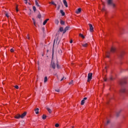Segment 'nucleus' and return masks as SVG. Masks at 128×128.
<instances>
[{
    "instance_id": "obj_50",
    "label": "nucleus",
    "mask_w": 128,
    "mask_h": 128,
    "mask_svg": "<svg viewBox=\"0 0 128 128\" xmlns=\"http://www.w3.org/2000/svg\"><path fill=\"white\" fill-rule=\"evenodd\" d=\"M70 44H72V40H71L70 41Z\"/></svg>"
},
{
    "instance_id": "obj_39",
    "label": "nucleus",
    "mask_w": 128,
    "mask_h": 128,
    "mask_svg": "<svg viewBox=\"0 0 128 128\" xmlns=\"http://www.w3.org/2000/svg\"><path fill=\"white\" fill-rule=\"evenodd\" d=\"M66 78H64V77H63L61 80H60V82H62V80H66Z\"/></svg>"
},
{
    "instance_id": "obj_15",
    "label": "nucleus",
    "mask_w": 128,
    "mask_h": 128,
    "mask_svg": "<svg viewBox=\"0 0 128 128\" xmlns=\"http://www.w3.org/2000/svg\"><path fill=\"white\" fill-rule=\"evenodd\" d=\"M120 112H122V110H120L116 112V116L117 117L120 116Z\"/></svg>"
},
{
    "instance_id": "obj_14",
    "label": "nucleus",
    "mask_w": 128,
    "mask_h": 128,
    "mask_svg": "<svg viewBox=\"0 0 128 128\" xmlns=\"http://www.w3.org/2000/svg\"><path fill=\"white\" fill-rule=\"evenodd\" d=\"M38 110H40V109L38 108H36L34 112L36 114H38Z\"/></svg>"
},
{
    "instance_id": "obj_17",
    "label": "nucleus",
    "mask_w": 128,
    "mask_h": 128,
    "mask_svg": "<svg viewBox=\"0 0 128 128\" xmlns=\"http://www.w3.org/2000/svg\"><path fill=\"white\" fill-rule=\"evenodd\" d=\"M49 4H53L54 6H56V4L54 3V1H52V2H50Z\"/></svg>"
},
{
    "instance_id": "obj_48",
    "label": "nucleus",
    "mask_w": 128,
    "mask_h": 128,
    "mask_svg": "<svg viewBox=\"0 0 128 128\" xmlns=\"http://www.w3.org/2000/svg\"><path fill=\"white\" fill-rule=\"evenodd\" d=\"M60 5H59L58 8V10H60Z\"/></svg>"
},
{
    "instance_id": "obj_49",
    "label": "nucleus",
    "mask_w": 128,
    "mask_h": 128,
    "mask_svg": "<svg viewBox=\"0 0 128 128\" xmlns=\"http://www.w3.org/2000/svg\"><path fill=\"white\" fill-rule=\"evenodd\" d=\"M16 12H18V6L16 7Z\"/></svg>"
},
{
    "instance_id": "obj_25",
    "label": "nucleus",
    "mask_w": 128,
    "mask_h": 128,
    "mask_svg": "<svg viewBox=\"0 0 128 128\" xmlns=\"http://www.w3.org/2000/svg\"><path fill=\"white\" fill-rule=\"evenodd\" d=\"M48 82V77L46 76L44 78V82Z\"/></svg>"
},
{
    "instance_id": "obj_57",
    "label": "nucleus",
    "mask_w": 128,
    "mask_h": 128,
    "mask_svg": "<svg viewBox=\"0 0 128 128\" xmlns=\"http://www.w3.org/2000/svg\"><path fill=\"white\" fill-rule=\"evenodd\" d=\"M72 128H74V126H72Z\"/></svg>"
},
{
    "instance_id": "obj_1",
    "label": "nucleus",
    "mask_w": 128,
    "mask_h": 128,
    "mask_svg": "<svg viewBox=\"0 0 128 128\" xmlns=\"http://www.w3.org/2000/svg\"><path fill=\"white\" fill-rule=\"evenodd\" d=\"M107 4L109 6H112L113 8H116V4H114V2H112V0H107Z\"/></svg>"
},
{
    "instance_id": "obj_46",
    "label": "nucleus",
    "mask_w": 128,
    "mask_h": 128,
    "mask_svg": "<svg viewBox=\"0 0 128 128\" xmlns=\"http://www.w3.org/2000/svg\"><path fill=\"white\" fill-rule=\"evenodd\" d=\"M42 30L43 31V32H44V28H42Z\"/></svg>"
},
{
    "instance_id": "obj_31",
    "label": "nucleus",
    "mask_w": 128,
    "mask_h": 128,
    "mask_svg": "<svg viewBox=\"0 0 128 128\" xmlns=\"http://www.w3.org/2000/svg\"><path fill=\"white\" fill-rule=\"evenodd\" d=\"M60 32H64V28L62 27H60Z\"/></svg>"
},
{
    "instance_id": "obj_51",
    "label": "nucleus",
    "mask_w": 128,
    "mask_h": 128,
    "mask_svg": "<svg viewBox=\"0 0 128 128\" xmlns=\"http://www.w3.org/2000/svg\"><path fill=\"white\" fill-rule=\"evenodd\" d=\"M110 80H112V77H110Z\"/></svg>"
},
{
    "instance_id": "obj_4",
    "label": "nucleus",
    "mask_w": 128,
    "mask_h": 128,
    "mask_svg": "<svg viewBox=\"0 0 128 128\" xmlns=\"http://www.w3.org/2000/svg\"><path fill=\"white\" fill-rule=\"evenodd\" d=\"M120 85L122 86H124L126 84V80H122L120 82Z\"/></svg>"
},
{
    "instance_id": "obj_12",
    "label": "nucleus",
    "mask_w": 128,
    "mask_h": 128,
    "mask_svg": "<svg viewBox=\"0 0 128 128\" xmlns=\"http://www.w3.org/2000/svg\"><path fill=\"white\" fill-rule=\"evenodd\" d=\"M14 118H17V119L20 118V114H18L14 116Z\"/></svg>"
},
{
    "instance_id": "obj_43",
    "label": "nucleus",
    "mask_w": 128,
    "mask_h": 128,
    "mask_svg": "<svg viewBox=\"0 0 128 128\" xmlns=\"http://www.w3.org/2000/svg\"><path fill=\"white\" fill-rule=\"evenodd\" d=\"M57 92H60V89L55 90Z\"/></svg>"
},
{
    "instance_id": "obj_38",
    "label": "nucleus",
    "mask_w": 128,
    "mask_h": 128,
    "mask_svg": "<svg viewBox=\"0 0 128 128\" xmlns=\"http://www.w3.org/2000/svg\"><path fill=\"white\" fill-rule=\"evenodd\" d=\"M10 52H14V48H11V49L10 50Z\"/></svg>"
},
{
    "instance_id": "obj_21",
    "label": "nucleus",
    "mask_w": 128,
    "mask_h": 128,
    "mask_svg": "<svg viewBox=\"0 0 128 128\" xmlns=\"http://www.w3.org/2000/svg\"><path fill=\"white\" fill-rule=\"evenodd\" d=\"M35 4L36 6H40V4H38V0H35Z\"/></svg>"
},
{
    "instance_id": "obj_53",
    "label": "nucleus",
    "mask_w": 128,
    "mask_h": 128,
    "mask_svg": "<svg viewBox=\"0 0 128 128\" xmlns=\"http://www.w3.org/2000/svg\"><path fill=\"white\" fill-rule=\"evenodd\" d=\"M28 14H29L30 16V15L32 14V12H30Z\"/></svg>"
},
{
    "instance_id": "obj_19",
    "label": "nucleus",
    "mask_w": 128,
    "mask_h": 128,
    "mask_svg": "<svg viewBox=\"0 0 128 128\" xmlns=\"http://www.w3.org/2000/svg\"><path fill=\"white\" fill-rule=\"evenodd\" d=\"M110 52H107L106 54V58H110Z\"/></svg>"
},
{
    "instance_id": "obj_29",
    "label": "nucleus",
    "mask_w": 128,
    "mask_h": 128,
    "mask_svg": "<svg viewBox=\"0 0 128 128\" xmlns=\"http://www.w3.org/2000/svg\"><path fill=\"white\" fill-rule=\"evenodd\" d=\"M32 20H33L34 24L36 26V20H34V18H32Z\"/></svg>"
},
{
    "instance_id": "obj_40",
    "label": "nucleus",
    "mask_w": 128,
    "mask_h": 128,
    "mask_svg": "<svg viewBox=\"0 0 128 128\" xmlns=\"http://www.w3.org/2000/svg\"><path fill=\"white\" fill-rule=\"evenodd\" d=\"M74 81L72 80L70 82H69V84H72Z\"/></svg>"
},
{
    "instance_id": "obj_37",
    "label": "nucleus",
    "mask_w": 128,
    "mask_h": 128,
    "mask_svg": "<svg viewBox=\"0 0 128 128\" xmlns=\"http://www.w3.org/2000/svg\"><path fill=\"white\" fill-rule=\"evenodd\" d=\"M55 126L56 128H58V126H60V124H55Z\"/></svg>"
},
{
    "instance_id": "obj_11",
    "label": "nucleus",
    "mask_w": 128,
    "mask_h": 128,
    "mask_svg": "<svg viewBox=\"0 0 128 128\" xmlns=\"http://www.w3.org/2000/svg\"><path fill=\"white\" fill-rule=\"evenodd\" d=\"M48 20H50L49 18L43 22V26H46V22H48Z\"/></svg>"
},
{
    "instance_id": "obj_28",
    "label": "nucleus",
    "mask_w": 128,
    "mask_h": 128,
    "mask_svg": "<svg viewBox=\"0 0 128 128\" xmlns=\"http://www.w3.org/2000/svg\"><path fill=\"white\" fill-rule=\"evenodd\" d=\"M38 18H42V14H40V13L39 12L38 16Z\"/></svg>"
},
{
    "instance_id": "obj_52",
    "label": "nucleus",
    "mask_w": 128,
    "mask_h": 128,
    "mask_svg": "<svg viewBox=\"0 0 128 128\" xmlns=\"http://www.w3.org/2000/svg\"><path fill=\"white\" fill-rule=\"evenodd\" d=\"M104 82H106V78H104Z\"/></svg>"
},
{
    "instance_id": "obj_13",
    "label": "nucleus",
    "mask_w": 128,
    "mask_h": 128,
    "mask_svg": "<svg viewBox=\"0 0 128 128\" xmlns=\"http://www.w3.org/2000/svg\"><path fill=\"white\" fill-rule=\"evenodd\" d=\"M60 14H62V16H65V14H66V13H64V12L63 10H60Z\"/></svg>"
},
{
    "instance_id": "obj_45",
    "label": "nucleus",
    "mask_w": 128,
    "mask_h": 128,
    "mask_svg": "<svg viewBox=\"0 0 128 128\" xmlns=\"http://www.w3.org/2000/svg\"><path fill=\"white\" fill-rule=\"evenodd\" d=\"M56 68H60V66L58 65V64H56Z\"/></svg>"
},
{
    "instance_id": "obj_2",
    "label": "nucleus",
    "mask_w": 128,
    "mask_h": 128,
    "mask_svg": "<svg viewBox=\"0 0 128 128\" xmlns=\"http://www.w3.org/2000/svg\"><path fill=\"white\" fill-rule=\"evenodd\" d=\"M126 92H128V91H126V87H122L120 92V94H126Z\"/></svg>"
},
{
    "instance_id": "obj_41",
    "label": "nucleus",
    "mask_w": 128,
    "mask_h": 128,
    "mask_svg": "<svg viewBox=\"0 0 128 128\" xmlns=\"http://www.w3.org/2000/svg\"><path fill=\"white\" fill-rule=\"evenodd\" d=\"M14 88H16V90H18V86H14Z\"/></svg>"
},
{
    "instance_id": "obj_24",
    "label": "nucleus",
    "mask_w": 128,
    "mask_h": 128,
    "mask_svg": "<svg viewBox=\"0 0 128 128\" xmlns=\"http://www.w3.org/2000/svg\"><path fill=\"white\" fill-rule=\"evenodd\" d=\"M69 28H70V26H67L66 27V28H64V30H65L66 32L67 30H68Z\"/></svg>"
},
{
    "instance_id": "obj_20",
    "label": "nucleus",
    "mask_w": 128,
    "mask_h": 128,
    "mask_svg": "<svg viewBox=\"0 0 128 128\" xmlns=\"http://www.w3.org/2000/svg\"><path fill=\"white\" fill-rule=\"evenodd\" d=\"M47 110H48L49 114H52V110L50 108H46Z\"/></svg>"
},
{
    "instance_id": "obj_10",
    "label": "nucleus",
    "mask_w": 128,
    "mask_h": 128,
    "mask_svg": "<svg viewBox=\"0 0 128 128\" xmlns=\"http://www.w3.org/2000/svg\"><path fill=\"white\" fill-rule=\"evenodd\" d=\"M51 68H54H54H56V64L52 63Z\"/></svg>"
},
{
    "instance_id": "obj_22",
    "label": "nucleus",
    "mask_w": 128,
    "mask_h": 128,
    "mask_svg": "<svg viewBox=\"0 0 128 128\" xmlns=\"http://www.w3.org/2000/svg\"><path fill=\"white\" fill-rule=\"evenodd\" d=\"M58 52L59 54H62V50H60V49H58Z\"/></svg>"
},
{
    "instance_id": "obj_35",
    "label": "nucleus",
    "mask_w": 128,
    "mask_h": 128,
    "mask_svg": "<svg viewBox=\"0 0 128 128\" xmlns=\"http://www.w3.org/2000/svg\"><path fill=\"white\" fill-rule=\"evenodd\" d=\"M60 24H64V22L61 20L60 22Z\"/></svg>"
},
{
    "instance_id": "obj_54",
    "label": "nucleus",
    "mask_w": 128,
    "mask_h": 128,
    "mask_svg": "<svg viewBox=\"0 0 128 128\" xmlns=\"http://www.w3.org/2000/svg\"><path fill=\"white\" fill-rule=\"evenodd\" d=\"M25 4H28V1L26 2Z\"/></svg>"
},
{
    "instance_id": "obj_30",
    "label": "nucleus",
    "mask_w": 128,
    "mask_h": 128,
    "mask_svg": "<svg viewBox=\"0 0 128 128\" xmlns=\"http://www.w3.org/2000/svg\"><path fill=\"white\" fill-rule=\"evenodd\" d=\"M59 23H60V22L58 21V20H55V24H58Z\"/></svg>"
},
{
    "instance_id": "obj_33",
    "label": "nucleus",
    "mask_w": 128,
    "mask_h": 128,
    "mask_svg": "<svg viewBox=\"0 0 128 128\" xmlns=\"http://www.w3.org/2000/svg\"><path fill=\"white\" fill-rule=\"evenodd\" d=\"M32 8H33V10H34V12H36V6H34L32 7Z\"/></svg>"
},
{
    "instance_id": "obj_47",
    "label": "nucleus",
    "mask_w": 128,
    "mask_h": 128,
    "mask_svg": "<svg viewBox=\"0 0 128 128\" xmlns=\"http://www.w3.org/2000/svg\"><path fill=\"white\" fill-rule=\"evenodd\" d=\"M66 31L64 30H63V34H66Z\"/></svg>"
},
{
    "instance_id": "obj_27",
    "label": "nucleus",
    "mask_w": 128,
    "mask_h": 128,
    "mask_svg": "<svg viewBox=\"0 0 128 128\" xmlns=\"http://www.w3.org/2000/svg\"><path fill=\"white\" fill-rule=\"evenodd\" d=\"M124 52H122L120 54V58H122V56H124Z\"/></svg>"
},
{
    "instance_id": "obj_5",
    "label": "nucleus",
    "mask_w": 128,
    "mask_h": 128,
    "mask_svg": "<svg viewBox=\"0 0 128 128\" xmlns=\"http://www.w3.org/2000/svg\"><path fill=\"white\" fill-rule=\"evenodd\" d=\"M88 26H90V31L92 32H94V27L92 26V24H89Z\"/></svg>"
},
{
    "instance_id": "obj_34",
    "label": "nucleus",
    "mask_w": 128,
    "mask_h": 128,
    "mask_svg": "<svg viewBox=\"0 0 128 128\" xmlns=\"http://www.w3.org/2000/svg\"><path fill=\"white\" fill-rule=\"evenodd\" d=\"M6 16L7 18H8V13L6 12L5 14H4Z\"/></svg>"
},
{
    "instance_id": "obj_23",
    "label": "nucleus",
    "mask_w": 128,
    "mask_h": 128,
    "mask_svg": "<svg viewBox=\"0 0 128 128\" xmlns=\"http://www.w3.org/2000/svg\"><path fill=\"white\" fill-rule=\"evenodd\" d=\"M110 120H108L106 124H105L106 126H108V124H110Z\"/></svg>"
},
{
    "instance_id": "obj_55",
    "label": "nucleus",
    "mask_w": 128,
    "mask_h": 128,
    "mask_svg": "<svg viewBox=\"0 0 128 128\" xmlns=\"http://www.w3.org/2000/svg\"><path fill=\"white\" fill-rule=\"evenodd\" d=\"M25 2H28V0H24Z\"/></svg>"
},
{
    "instance_id": "obj_44",
    "label": "nucleus",
    "mask_w": 128,
    "mask_h": 128,
    "mask_svg": "<svg viewBox=\"0 0 128 128\" xmlns=\"http://www.w3.org/2000/svg\"><path fill=\"white\" fill-rule=\"evenodd\" d=\"M104 10H106V8H104H104H102V12H104Z\"/></svg>"
},
{
    "instance_id": "obj_56",
    "label": "nucleus",
    "mask_w": 128,
    "mask_h": 128,
    "mask_svg": "<svg viewBox=\"0 0 128 128\" xmlns=\"http://www.w3.org/2000/svg\"><path fill=\"white\" fill-rule=\"evenodd\" d=\"M30 10V12L31 11V10Z\"/></svg>"
},
{
    "instance_id": "obj_3",
    "label": "nucleus",
    "mask_w": 128,
    "mask_h": 128,
    "mask_svg": "<svg viewBox=\"0 0 128 128\" xmlns=\"http://www.w3.org/2000/svg\"><path fill=\"white\" fill-rule=\"evenodd\" d=\"M92 73H89L88 74V80H87L88 82H90L92 80Z\"/></svg>"
},
{
    "instance_id": "obj_32",
    "label": "nucleus",
    "mask_w": 128,
    "mask_h": 128,
    "mask_svg": "<svg viewBox=\"0 0 128 128\" xmlns=\"http://www.w3.org/2000/svg\"><path fill=\"white\" fill-rule=\"evenodd\" d=\"M81 38H84V35L82 34H79Z\"/></svg>"
},
{
    "instance_id": "obj_18",
    "label": "nucleus",
    "mask_w": 128,
    "mask_h": 128,
    "mask_svg": "<svg viewBox=\"0 0 128 128\" xmlns=\"http://www.w3.org/2000/svg\"><path fill=\"white\" fill-rule=\"evenodd\" d=\"M88 46V43L82 44V46H84V48H86Z\"/></svg>"
},
{
    "instance_id": "obj_42",
    "label": "nucleus",
    "mask_w": 128,
    "mask_h": 128,
    "mask_svg": "<svg viewBox=\"0 0 128 128\" xmlns=\"http://www.w3.org/2000/svg\"><path fill=\"white\" fill-rule=\"evenodd\" d=\"M26 38H27L28 40H30V36H28V35H27Z\"/></svg>"
},
{
    "instance_id": "obj_6",
    "label": "nucleus",
    "mask_w": 128,
    "mask_h": 128,
    "mask_svg": "<svg viewBox=\"0 0 128 128\" xmlns=\"http://www.w3.org/2000/svg\"><path fill=\"white\" fill-rule=\"evenodd\" d=\"M88 100V98L86 97L84 98V99L81 101L82 106H84V104L85 100Z\"/></svg>"
},
{
    "instance_id": "obj_26",
    "label": "nucleus",
    "mask_w": 128,
    "mask_h": 128,
    "mask_svg": "<svg viewBox=\"0 0 128 128\" xmlns=\"http://www.w3.org/2000/svg\"><path fill=\"white\" fill-rule=\"evenodd\" d=\"M42 120H46V116L44 114V115L42 116Z\"/></svg>"
},
{
    "instance_id": "obj_16",
    "label": "nucleus",
    "mask_w": 128,
    "mask_h": 128,
    "mask_svg": "<svg viewBox=\"0 0 128 128\" xmlns=\"http://www.w3.org/2000/svg\"><path fill=\"white\" fill-rule=\"evenodd\" d=\"M110 52H112V53H114L116 52V48H112L111 50H110Z\"/></svg>"
},
{
    "instance_id": "obj_9",
    "label": "nucleus",
    "mask_w": 128,
    "mask_h": 128,
    "mask_svg": "<svg viewBox=\"0 0 128 128\" xmlns=\"http://www.w3.org/2000/svg\"><path fill=\"white\" fill-rule=\"evenodd\" d=\"M80 12H82V8H78L76 11V14H80Z\"/></svg>"
},
{
    "instance_id": "obj_8",
    "label": "nucleus",
    "mask_w": 128,
    "mask_h": 128,
    "mask_svg": "<svg viewBox=\"0 0 128 128\" xmlns=\"http://www.w3.org/2000/svg\"><path fill=\"white\" fill-rule=\"evenodd\" d=\"M63 3L65 6L66 8H68V2H66V0H63Z\"/></svg>"
},
{
    "instance_id": "obj_36",
    "label": "nucleus",
    "mask_w": 128,
    "mask_h": 128,
    "mask_svg": "<svg viewBox=\"0 0 128 128\" xmlns=\"http://www.w3.org/2000/svg\"><path fill=\"white\" fill-rule=\"evenodd\" d=\"M54 44H56V40H54V42L53 44V48H52L53 52H54Z\"/></svg>"
},
{
    "instance_id": "obj_7",
    "label": "nucleus",
    "mask_w": 128,
    "mask_h": 128,
    "mask_svg": "<svg viewBox=\"0 0 128 128\" xmlns=\"http://www.w3.org/2000/svg\"><path fill=\"white\" fill-rule=\"evenodd\" d=\"M26 112H24L22 115H20V118H24L26 116Z\"/></svg>"
}]
</instances>
